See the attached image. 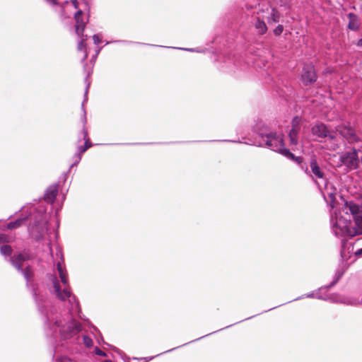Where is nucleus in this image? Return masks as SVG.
I'll use <instances>...</instances> for the list:
<instances>
[{
    "label": "nucleus",
    "instance_id": "nucleus-1",
    "mask_svg": "<svg viewBox=\"0 0 362 362\" xmlns=\"http://www.w3.org/2000/svg\"><path fill=\"white\" fill-rule=\"evenodd\" d=\"M335 233L338 235L355 236L362 233V205L346 202L342 212L335 214Z\"/></svg>",
    "mask_w": 362,
    "mask_h": 362
},
{
    "label": "nucleus",
    "instance_id": "nucleus-2",
    "mask_svg": "<svg viewBox=\"0 0 362 362\" xmlns=\"http://www.w3.org/2000/svg\"><path fill=\"white\" fill-rule=\"evenodd\" d=\"M57 270L61 279V282H59L57 279H54L53 281L54 292L56 296L62 300H65L66 298H69V302H71V293L69 289L66 275L64 271L62 265L60 263L57 264Z\"/></svg>",
    "mask_w": 362,
    "mask_h": 362
},
{
    "label": "nucleus",
    "instance_id": "nucleus-3",
    "mask_svg": "<svg viewBox=\"0 0 362 362\" xmlns=\"http://www.w3.org/2000/svg\"><path fill=\"white\" fill-rule=\"evenodd\" d=\"M312 133L314 136L320 138L328 136L330 140V144L327 146L329 150L335 151L339 148V144L335 142V136L332 133H329L327 127L323 124H316L312 128Z\"/></svg>",
    "mask_w": 362,
    "mask_h": 362
},
{
    "label": "nucleus",
    "instance_id": "nucleus-4",
    "mask_svg": "<svg viewBox=\"0 0 362 362\" xmlns=\"http://www.w3.org/2000/svg\"><path fill=\"white\" fill-rule=\"evenodd\" d=\"M75 20L76 33L81 37V40L78 45V49L82 50L85 48V42L87 40V37L83 35V31L85 30L86 25L88 21V18H86V19H83L81 11H78L75 14Z\"/></svg>",
    "mask_w": 362,
    "mask_h": 362
},
{
    "label": "nucleus",
    "instance_id": "nucleus-5",
    "mask_svg": "<svg viewBox=\"0 0 362 362\" xmlns=\"http://www.w3.org/2000/svg\"><path fill=\"white\" fill-rule=\"evenodd\" d=\"M337 130L350 144H356L361 141L355 130L348 124L339 126Z\"/></svg>",
    "mask_w": 362,
    "mask_h": 362
},
{
    "label": "nucleus",
    "instance_id": "nucleus-6",
    "mask_svg": "<svg viewBox=\"0 0 362 362\" xmlns=\"http://www.w3.org/2000/svg\"><path fill=\"white\" fill-rule=\"evenodd\" d=\"M358 157L355 149L346 152L340 156V165L344 164L350 169H356L358 166Z\"/></svg>",
    "mask_w": 362,
    "mask_h": 362
},
{
    "label": "nucleus",
    "instance_id": "nucleus-7",
    "mask_svg": "<svg viewBox=\"0 0 362 362\" xmlns=\"http://www.w3.org/2000/svg\"><path fill=\"white\" fill-rule=\"evenodd\" d=\"M269 145L272 147L274 151H279L291 159L295 158L293 154L283 147L282 139L281 137H272L269 141Z\"/></svg>",
    "mask_w": 362,
    "mask_h": 362
},
{
    "label": "nucleus",
    "instance_id": "nucleus-8",
    "mask_svg": "<svg viewBox=\"0 0 362 362\" xmlns=\"http://www.w3.org/2000/svg\"><path fill=\"white\" fill-rule=\"evenodd\" d=\"M264 20V11H258L257 16V21L255 23V27L257 30V32L261 35L264 34L267 30V25H266Z\"/></svg>",
    "mask_w": 362,
    "mask_h": 362
},
{
    "label": "nucleus",
    "instance_id": "nucleus-9",
    "mask_svg": "<svg viewBox=\"0 0 362 362\" xmlns=\"http://www.w3.org/2000/svg\"><path fill=\"white\" fill-rule=\"evenodd\" d=\"M300 119L298 117H296L292 122V129L289 132V138L291 144L296 145L298 143L297 135L299 131V124Z\"/></svg>",
    "mask_w": 362,
    "mask_h": 362
},
{
    "label": "nucleus",
    "instance_id": "nucleus-10",
    "mask_svg": "<svg viewBox=\"0 0 362 362\" xmlns=\"http://www.w3.org/2000/svg\"><path fill=\"white\" fill-rule=\"evenodd\" d=\"M262 11H264V19H266L269 23L279 21V15L274 8L267 6L265 9H262Z\"/></svg>",
    "mask_w": 362,
    "mask_h": 362
},
{
    "label": "nucleus",
    "instance_id": "nucleus-11",
    "mask_svg": "<svg viewBox=\"0 0 362 362\" xmlns=\"http://www.w3.org/2000/svg\"><path fill=\"white\" fill-rule=\"evenodd\" d=\"M302 79L305 83H312L315 81L316 76L313 66H309L304 68L302 74Z\"/></svg>",
    "mask_w": 362,
    "mask_h": 362
},
{
    "label": "nucleus",
    "instance_id": "nucleus-12",
    "mask_svg": "<svg viewBox=\"0 0 362 362\" xmlns=\"http://www.w3.org/2000/svg\"><path fill=\"white\" fill-rule=\"evenodd\" d=\"M348 18L349 21V28L351 30L358 29L359 23L357 17L355 15L350 13L349 14Z\"/></svg>",
    "mask_w": 362,
    "mask_h": 362
},
{
    "label": "nucleus",
    "instance_id": "nucleus-13",
    "mask_svg": "<svg viewBox=\"0 0 362 362\" xmlns=\"http://www.w3.org/2000/svg\"><path fill=\"white\" fill-rule=\"evenodd\" d=\"M57 189L55 187L49 189L45 195V200L50 203L53 202V201L57 195Z\"/></svg>",
    "mask_w": 362,
    "mask_h": 362
},
{
    "label": "nucleus",
    "instance_id": "nucleus-14",
    "mask_svg": "<svg viewBox=\"0 0 362 362\" xmlns=\"http://www.w3.org/2000/svg\"><path fill=\"white\" fill-rule=\"evenodd\" d=\"M310 168L313 173L318 178L323 177V173L321 171L320 168L317 165L315 161H312L310 163Z\"/></svg>",
    "mask_w": 362,
    "mask_h": 362
},
{
    "label": "nucleus",
    "instance_id": "nucleus-15",
    "mask_svg": "<svg viewBox=\"0 0 362 362\" xmlns=\"http://www.w3.org/2000/svg\"><path fill=\"white\" fill-rule=\"evenodd\" d=\"M71 329L70 328V333L71 334H76L80 331V325L76 323V322H71Z\"/></svg>",
    "mask_w": 362,
    "mask_h": 362
},
{
    "label": "nucleus",
    "instance_id": "nucleus-16",
    "mask_svg": "<svg viewBox=\"0 0 362 362\" xmlns=\"http://www.w3.org/2000/svg\"><path fill=\"white\" fill-rule=\"evenodd\" d=\"M11 252V249L8 245H4L1 247V252L4 255H9Z\"/></svg>",
    "mask_w": 362,
    "mask_h": 362
},
{
    "label": "nucleus",
    "instance_id": "nucleus-17",
    "mask_svg": "<svg viewBox=\"0 0 362 362\" xmlns=\"http://www.w3.org/2000/svg\"><path fill=\"white\" fill-rule=\"evenodd\" d=\"M284 30V27L281 25H279L274 30V34L275 35H280Z\"/></svg>",
    "mask_w": 362,
    "mask_h": 362
},
{
    "label": "nucleus",
    "instance_id": "nucleus-18",
    "mask_svg": "<svg viewBox=\"0 0 362 362\" xmlns=\"http://www.w3.org/2000/svg\"><path fill=\"white\" fill-rule=\"evenodd\" d=\"M20 223H21V221H16V222H15V223H9V225H8V227L9 228H16V227L19 226H20Z\"/></svg>",
    "mask_w": 362,
    "mask_h": 362
},
{
    "label": "nucleus",
    "instance_id": "nucleus-19",
    "mask_svg": "<svg viewBox=\"0 0 362 362\" xmlns=\"http://www.w3.org/2000/svg\"><path fill=\"white\" fill-rule=\"evenodd\" d=\"M93 41L95 44H98L101 42V38L98 35H95L93 37Z\"/></svg>",
    "mask_w": 362,
    "mask_h": 362
},
{
    "label": "nucleus",
    "instance_id": "nucleus-20",
    "mask_svg": "<svg viewBox=\"0 0 362 362\" xmlns=\"http://www.w3.org/2000/svg\"><path fill=\"white\" fill-rule=\"evenodd\" d=\"M84 343L86 344V346H89L92 344V341L90 339L85 337L84 338Z\"/></svg>",
    "mask_w": 362,
    "mask_h": 362
},
{
    "label": "nucleus",
    "instance_id": "nucleus-21",
    "mask_svg": "<svg viewBox=\"0 0 362 362\" xmlns=\"http://www.w3.org/2000/svg\"><path fill=\"white\" fill-rule=\"evenodd\" d=\"M72 4H74L75 8H77V1L76 0H73Z\"/></svg>",
    "mask_w": 362,
    "mask_h": 362
},
{
    "label": "nucleus",
    "instance_id": "nucleus-22",
    "mask_svg": "<svg viewBox=\"0 0 362 362\" xmlns=\"http://www.w3.org/2000/svg\"><path fill=\"white\" fill-rule=\"evenodd\" d=\"M361 253H362V249L358 250L357 252H356V255H361Z\"/></svg>",
    "mask_w": 362,
    "mask_h": 362
},
{
    "label": "nucleus",
    "instance_id": "nucleus-23",
    "mask_svg": "<svg viewBox=\"0 0 362 362\" xmlns=\"http://www.w3.org/2000/svg\"><path fill=\"white\" fill-rule=\"evenodd\" d=\"M18 259H19V260H23V259H24V258H23V257L22 255H18Z\"/></svg>",
    "mask_w": 362,
    "mask_h": 362
},
{
    "label": "nucleus",
    "instance_id": "nucleus-24",
    "mask_svg": "<svg viewBox=\"0 0 362 362\" xmlns=\"http://www.w3.org/2000/svg\"><path fill=\"white\" fill-rule=\"evenodd\" d=\"M86 57H87V53L85 51L84 53H83V58L86 59Z\"/></svg>",
    "mask_w": 362,
    "mask_h": 362
},
{
    "label": "nucleus",
    "instance_id": "nucleus-25",
    "mask_svg": "<svg viewBox=\"0 0 362 362\" xmlns=\"http://www.w3.org/2000/svg\"><path fill=\"white\" fill-rule=\"evenodd\" d=\"M358 45H362V40H360L358 41Z\"/></svg>",
    "mask_w": 362,
    "mask_h": 362
},
{
    "label": "nucleus",
    "instance_id": "nucleus-26",
    "mask_svg": "<svg viewBox=\"0 0 362 362\" xmlns=\"http://www.w3.org/2000/svg\"><path fill=\"white\" fill-rule=\"evenodd\" d=\"M296 160V161H298V162L299 163V162H300V158H297Z\"/></svg>",
    "mask_w": 362,
    "mask_h": 362
},
{
    "label": "nucleus",
    "instance_id": "nucleus-27",
    "mask_svg": "<svg viewBox=\"0 0 362 362\" xmlns=\"http://www.w3.org/2000/svg\"><path fill=\"white\" fill-rule=\"evenodd\" d=\"M89 146H86L83 150V151H86V150L88 148Z\"/></svg>",
    "mask_w": 362,
    "mask_h": 362
},
{
    "label": "nucleus",
    "instance_id": "nucleus-28",
    "mask_svg": "<svg viewBox=\"0 0 362 362\" xmlns=\"http://www.w3.org/2000/svg\"><path fill=\"white\" fill-rule=\"evenodd\" d=\"M98 354H100V355L103 354V353L101 351H98Z\"/></svg>",
    "mask_w": 362,
    "mask_h": 362
},
{
    "label": "nucleus",
    "instance_id": "nucleus-29",
    "mask_svg": "<svg viewBox=\"0 0 362 362\" xmlns=\"http://www.w3.org/2000/svg\"><path fill=\"white\" fill-rule=\"evenodd\" d=\"M105 362H112V361H106Z\"/></svg>",
    "mask_w": 362,
    "mask_h": 362
},
{
    "label": "nucleus",
    "instance_id": "nucleus-30",
    "mask_svg": "<svg viewBox=\"0 0 362 362\" xmlns=\"http://www.w3.org/2000/svg\"><path fill=\"white\" fill-rule=\"evenodd\" d=\"M361 162H362V158H361Z\"/></svg>",
    "mask_w": 362,
    "mask_h": 362
}]
</instances>
